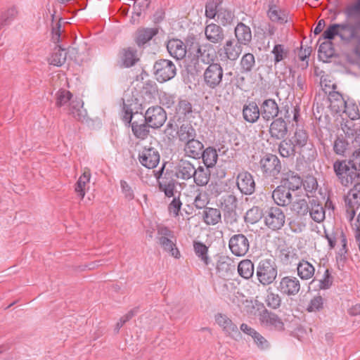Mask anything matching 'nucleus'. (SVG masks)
<instances>
[{"label":"nucleus","instance_id":"obj_29","mask_svg":"<svg viewBox=\"0 0 360 360\" xmlns=\"http://www.w3.org/2000/svg\"><path fill=\"white\" fill-rule=\"evenodd\" d=\"M195 165L190 161L181 159L176 167V170L174 172L176 179L188 181L192 179L194 173Z\"/></svg>","mask_w":360,"mask_h":360},{"label":"nucleus","instance_id":"obj_50","mask_svg":"<svg viewBox=\"0 0 360 360\" xmlns=\"http://www.w3.org/2000/svg\"><path fill=\"white\" fill-rule=\"evenodd\" d=\"M217 18V22L222 26L226 27L233 23L236 16L231 10L226 8H220Z\"/></svg>","mask_w":360,"mask_h":360},{"label":"nucleus","instance_id":"obj_42","mask_svg":"<svg viewBox=\"0 0 360 360\" xmlns=\"http://www.w3.org/2000/svg\"><path fill=\"white\" fill-rule=\"evenodd\" d=\"M66 57V49L57 44L53 49L51 56L49 58V63L50 65L60 67L65 63Z\"/></svg>","mask_w":360,"mask_h":360},{"label":"nucleus","instance_id":"obj_23","mask_svg":"<svg viewBox=\"0 0 360 360\" xmlns=\"http://www.w3.org/2000/svg\"><path fill=\"white\" fill-rule=\"evenodd\" d=\"M158 33V27H140L136 31L134 40L139 48L144 49Z\"/></svg>","mask_w":360,"mask_h":360},{"label":"nucleus","instance_id":"obj_6","mask_svg":"<svg viewBox=\"0 0 360 360\" xmlns=\"http://www.w3.org/2000/svg\"><path fill=\"white\" fill-rule=\"evenodd\" d=\"M353 187L349 189L345 197V217L352 221L356 214V211L360 207V180L353 183Z\"/></svg>","mask_w":360,"mask_h":360},{"label":"nucleus","instance_id":"obj_48","mask_svg":"<svg viewBox=\"0 0 360 360\" xmlns=\"http://www.w3.org/2000/svg\"><path fill=\"white\" fill-rule=\"evenodd\" d=\"M297 153L305 160L311 162L317 156L316 149L312 142L309 141L305 146L297 148Z\"/></svg>","mask_w":360,"mask_h":360},{"label":"nucleus","instance_id":"obj_10","mask_svg":"<svg viewBox=\"0 0 360 360\" xmlns=\"http://www.w3.org/2000/svg\"><path fill=\"white\" fill-rule=\"evenodd\" d=\"M285 221V214L280 207L272 206L265 211L264 224L269 229L280 230L284 226Z\"/></svg>","mask_w":360,"mask_h":360},{"label":"nucleus","instance_id":"obj_46","mask_svg":"<svg viewBox=\"0 0 360 360\" xmlns=\"http://www.w3.org/2000/svg\"><path fill=\"white\" fill-rule=\"evenodd\" d=\"M203 219L207 225H216L221 220L220 210L212 207H205L203 211Z\"/></svg>","mask_w":360,"mask_h":360},{"label":"nucleus","instance_id":"obj_13","mask_svg":"<svg viewBox=\"0 0 360 360\" xmlns=\"http://www.w3.org/2000/svg\"><path fill=\"white\" fill-rule=\"evenodd\" d=\"M138 159L142 166L153 169L159 164L160 155L157 148L149 145L144 146L139 152Z\"/></svg>","mask_w":360,"mask_h":360},{"label":"nucleus","instance_id":"obj_21","mask_svg":"<svg viewBox=\"0 0 360 360\" xmlns=\"http://www.w3.org/2000/svg\"><path fill=\"white\" fill-rule=\"evenodd\" d=\"M262 119L269 122L278 117L281 112L279 105L273 98H266L259 103Z\"/></svg>","mask_w":360,"mask_h":360},{"label":"nucleus","instance_id":"obj_27","mask_svg":"<svg viewBox=\"0 0 360 360\" xmlns=\"http://www.w3.org/2000/svg\"><path fill=\"white\" fill-rule=\"evenodd\" d=\"M236 266L233 261L228 256H219L216 264L217 273L221 278H228L232 276Z\"/></svg>","mask_w":360,"mask_h":360},{"label":"nucleus","instance_id":"obj_41","mask_svg":"<svg viewBox=\"0 0 360 360\" xmlns=\"http://www.w3.org/2000/svg\"><path fill=\"white\" fill-rule=\"evenodd\" d=\"M124 124L131 126L133 134L137 139H145L149 135L150 128L151 127L148 125L147 122H145V120H143V122L141 124L136 121L132 122V120L131 121V123Z\"/></svg>","mask_w":360,"mask_h":360},{"label":"nucleus","instance_id":"obj_11","mask_svg":"<svg viewBox=\"0 0 360 360\" xmlns=\"http://www.w3.org/2000/svg\"><path fill=\"white\" fill-rule=\"evenodd\" d=\"M145 122L153 129L160 128L167 120V112L160 105L149 107L144 115Z\"/></svg>","mask_w":360,"mask_h":360},{"label":"nucleus","instance_id":"obj_45","mask_svg":"<svg viewBox=\"0 0 360 360\" xmlns=\"http://www.w3.org/2000/svg\"><path fill=\"white\" fill-rule=\"evenodd\" d=\"M256 65L255 57L251 53H245L240 61V71L243 74L251 73Z\"/></svg>","mask_w":360,"mask_h":360},{"label":"nucleus","instance_id":"obj_63","mask_svg":"<svg viewBox=\"0 0 360 360\" xmlns=\"http://www.w3.org/2000/svg\"><path fill=\"white\" fill-rule=\"evenodd\" d=\"M347 19L355 18L360 16V0H356L354 2L348 4L343 10Z\"/></svg>","mask_w":360,"mask_h":360},{"label":"nucleus","instance_id":"obj_3","mask_svg":"<svg viewBox=\"0 0 360 360\" xmlns=\"http://www.w3.org/2000/svg\"><path fill=\"white\" fill-rule=\"evenodd\" d=\"M278 275V266L274 259H262L256 267V276L263 286L272 284Z\"/></svg>","mask_w":360,"mask_h":360},{"label":"nucleus","instance_id":"obj_18","mask_svg":"<svg viewBox=\"0 0 360 360\" xmlns=\"http://www.w3.org/2000/svg\"><path fill=\"white\" fill-rule=\"evenodd\" d=\"M174 171L167 169L165 175L158 178V186L160 191L164 193L167 198L174 196L177 181Z\"/></svg>","mask_w":360,"mask_h":360},{"label":"nucleus","instance_id":"obj_37","mask_svg":"<svg viewBox=\"0 0 360 360\" xmlns=\"http://www.w3.org/2000/svg\"><path fill=\"white\" fill-rule=\"evenodd\" d=\"M120 58L124 68H131L139 60L137 57V50L131 46L121 50Z\"/></svg>","mask_w":360,"mask_h":360},{"label":"nucleus","instance_id":"obj_25","mask_svg":"<svg viewBox=\"0 0 360 360\" xmlns=\"http://www.w3.org/2000/svg\"><path fill=\"white\" fill-rule=\"evenodd\" d=\"M288 132L287 121L282 117L271 120L269 125V133L274 140H281L286 137Z\"/></svg>","mask_w":360,"mask_h":360},{"label":"nucleus","instance_id":"obj_9","mask_svg":"<svg viewBox=\"0 0 360 360\" xmlns=\"http://www.w3.org/2000/svg\"><path fill=\"white\" fill-rule=\"evenodd\" d=\"M157 231L158 242L162 249L172 257L179 258L180 252L176 247V244L171 240L172 238H174V232L165 226H158Z\"/></svg>","mask_w":360,"mask_h":360},{"label":"nucleus","instance_id":"obj_19","mask_svg":"<svg viewBox=\"0 0 360 360\" xmlns=\"http://www.w3.org/2000/svg\"><path fill=\"white\" fill-rule=\"evenodd\" d=\"M259 321L266 328L271 330L282 332L285 330V325L282 319L274 312L264 309L259 314Z\"/></svg>","mask_w":360,"mask_h":360},{"label":"nucleus","instance_id":"obj_36","mask_svg":"<svg viewBox=\"0 0 360 360\" xmlns=\"http://www.w3.org/2000/svg\"><path fill=\"white\" fill-rule=\"evenodd\" d=\"M354 120L347 121L345 125V132L347 136L354 137L352 143L354 147H359L356 151H360V121L355 123Z\"/></svg>","mask_w":360,"mask_h":360},{"label":"nucleus","instance_id":"obj_43","mask_svg":"<svg viewBox=\"0 0 360 360\" xmlns=\"http://www.w3.org/2000/svg\"><path fill=\"white\" fill-rule=\"evenodd\" d=\"M297 148L290 138L281 139L278 144V153L283 158L294 157L297 153Z\"/></svg>","mask_w":360,"mask_h":360},{"label":"nucleus","instance_id":"obj_4","mask_svg":"<svg viewBox=\"0 0 360 360\" xmlns=\"http://www.w3.org/2000/svg\"><path fill=\"white\" fill-rule=\"evenodd\" d=\"M259 167L262 176L266 179H278L282 171V164L277 155L266 153L261 157L259 161Z\"/></svg>","mask_w":360,"mask_h":360},{"label":"nucleus","instance_id":"obj_54","mask_svg":"<svg viewBox=\"0 0 360 360\" xmlns=\"http://www.w3.org/2000/svg\"><path fill=\"white\" fill-rule=\"evenodd\" d=\"M290 139L297 148L305 146L306 143L310 141L307 131L302 128H296L293 136Z\"/></svg>","mask_w":360,"mask_h":360},{"label":"nucleus","instance_id":"obj_22","mask_svg":"<svg viewBox=\"0 0 360 360\" xmlns=\"http://www.w3.org/2000/svg\"><path fill=\"white\" fill-rule=\"evenodd\" d=\"M236 185L239 191L244 195H252L256 188L252 174L248 171H242L236 177Z\"/></svg>","mask_w":360,"mask_h":360},{"label":"nucleus","instance_id":"obj_39","mask_svg":"<svg viewBox=\"0 0 360 360\" xmlns=\"http://www.w3.org/2000/svg\"><path fill=\"white\" fill-rule=\"evenodd\" d=\"M196 170L193 176V181L198 186H206L210 179L211 172L210 167L206 166L198 165V167H195Z\"/></svg>","mask_w":360,"mask_h":360},{"label":"nucleus","instance_id":"obj_35","mask_svg":"<svg viewBox=\"0 0 360 360\" xmlns=\"http://www.w3.org/2000/svg\"><path fill=\"white\" fill-rule=\"evenodd\" d=\"M203 148V143L195 138L193 140L184 143V151L185 155L189 158L200 159V156H202L201 153Z\"/></svg>","mask_w":360,"mask_h":360},{"label":"nucleus","instance_id":"obj_56","mask_svg":"<svg viewBox=\"0 0 360 360\" xmlns=\"http://www.w3.org/2000/svg\"><path fill=\"white\" fill-rule=\"evenodd\" d=\"M91 174L89 171H85L79 178L75 186V191L81 199L85 195V186L90 180Z\"/></svg>","mask_w":360,"mask_h":360},{"label":"nucleus","instance_id":"obj_17","mask_svg":"<svg viewBox=\"0 0 360 360\" xmlns=\"http://www.w3.org/2000/svg\"><path fill=\"white\" fill-rule=\"evenodd\" d=\"M215 321L222 328L226 336L236 341L241 339V333L237 326L227 315L218 313L215 315Z\"/></svg>","mask_w":360,"mask_h":360},{"label":"nucleus","instance_id":"obj_2","mask_svg":"<svg viewBox=\"0 0 360 360\" xmlns=\"http://www.w3.org/2000/svg\"><path fill=\"white\" fill-rule=\"evenodd\" d=\"M72 94L70 91L60 89L56 94V105L61 108L69 103V114L77 121L88 123L89 117L85 109L83 108L82 100L72 99Z\"/></svg>","mask_w":360,"mask_h":360},{"label":"nucleus","instance_id":"obj_52","mask_svg":"<svg viewBox=\"0 0 360 360\" xmlns=\"http://www.w3.org/2000/svg\"><path fill=\"white\" fill-rule=\"evenodd\" d=\"M290 210L297 216L304 217L309 212V203L305 199H298L292 203Z\"/></svg>","mask_w":360,"mask_h":360},{"label":"nucleus","instance_id":"obj_5","mask_svg":"<svg viewBox=\"0 0 360 360\" xmlns=\"http://www.w3.org/2000/svg\"><path fill=\"white\" fill-rule=\"evenodd\" d=\"M221 209L223 212L224 221L226 225L233 226L238 221L237 213L238 200L233 194H226L221 198Z\"/></svg>","mask_w":360,"mask_h":360},{"label":"nucleus","instance_id":"obj_60","mask_svg":"<svg viewBox=\"0 0 360 360\" xmlns=\"http://www.w3.org/2000/svg\"><path fill=\"white\" fill-rule=\"evenodd\" d=\"M221 0H210L205 4V16L210 19H214L218 14Z\"/></svg>","mask_w":360,"mask_h":360},{"label":"nucleus","instance_id":"obj_51","mask_svg":"<svg viewBox=\"0 0 360 360\" xmlns=\"http://www.w3.org/2000/svg\"><path fill=\"white\" fill-rule=\"evenodd\" d=\"M193 249L198 257L207 266L210 263V258L208 257V247L202 242L194 241Z\"/></svg>","mask_w":360,"mask_h":360},{"label":"nucleus","instance_id":"obj_28","mask_svg":"<svg viewBox=\"0 0 360 360\" xmlns=\"http://www.w3.org/2000/svg\"><path fill=\"white\" fill-rule=\"evenodd\" d=\"M167 49L172 57L183 59L187 53V46L181 39H171L167 42Z\"/></svg>","mask_w":360,"mask_h":360},{"label":"nucleus","instance_id":"obj_62","mask_svg":"<svg viewBox=\"0 0 360 360\" xmlns=\"http://www.w3.org/2000/svg\"><path fill=\"white\" fill-rule=\"evenodd\" d=\"M262 218V210L257 206H254L248 210L244 217V221L248 224H255Z\"/></svg>","mask_w":360,"mask_h":360},{"label":"nucleus","instance_id":"obj_55","mask_svg":"<svg viewBox=\"0 0 360 360\" xmlns=\"http://www.w3.org/2000/svg\"><path fill=\"white\" fill-rule=\"evenodd\" d=\"M267 15L269 19L273 22L284 24L288 21V16L286 14L278 9L277 6L275 5L269 6Z\"/></svg>","mask_w":360,"mask_h":360},{"label":"nucleus","instance_id":"obj_8","mask_svg":"<svg viewBox=\"0 0 360 360\" xmlns=\"http://www.w3.org/2000/svg\"><path fill=\"white\" fill-rule=\"evenodd\" d=\"M153 74L156 79L163 83L174 78L176 74L174 63L167 59H159L153 65Z\"/></svg>","mask_w":360,"mask_h":360},{"label":"nucleus","instance_id":"obj_40","mask_svg":"<svg viewBox=\"0 0 360 360\" xmlns=\"http://www.w3.org/2000/svg\"><path fill=\"white\" fill-rule=\"evenodd\" d=\"M296 264L297 275L302 280H309L314 275L315 268L307 260L302 259Z\"/></svg>","mask_w":360,"mask_h":360},{"label":"nucleus","instance_id":"obj_16","mask_svg":"<svg viewBox=\"0 0 360 360\" xmlns=\"http://www.w3.org/2000/svg\"><path fill=\"white\" fill-rule=\"evenodd\" d=\"M229 248L233 255L242 257L246 255L250 248V241L243 233L233 235L229 240Z\"/></svg>","mask_w":360,"mask_h":360},{"label":"nucleus","instance_id":"obj_12","mask_svg":"<svg viewBox=\"0 0 360 360\" xmlns=\"http://www.w3.org/2000/svg\"><path fill=\"white\" fill-rule=\"evenodd\" d=\"M122 100V121L124 123H131L133 115L140 110L139 103H136V99L133 91L125 92Z\"/></svg>","mask_w":360,"mask_h":360},{"label":"nucleus","instance_id":"obj_32","mask_svg":"<svg viewBox=\"0 0 360 360\" xmlns=\"http://www.w3.org/2000/svg\"><path fill=\"white\" fill-rule=\"evenodd\" d=\"M234 34L238 44L242 46H248L252 41V32L250 27L242 22L237 24L234 29Z\"/></svg>","mask_w":360,"mask_h":360},{"label":"nucleus","instance_id":"obj_47","mask_svg":"<svg viewBox=\"0 0 360 360\" xmlns=\"http://www.w3.org/2000/svg\"><path fill=\"white\" fill-rule=\"evenodd\" d=\"M238 274L245 279H250L252 277L255 271V266L250 259H243L238 264Z\"/></svg>","mask_w":360,"mask_h":360},{"label":"nucleus","instance_id":"obj_20","mask_svg":"<svg viewBox=\"0 0 360 360\" xmlns=\"http://www.w3.org/2000/svg\"><path fill=\"white\" fill-rule=\"evenodd\" d=\"M193 105L185 96H180L174 109V119L178 122H184L192 117Z\"/></svg>","mask_w":360,"mask_h":360},{"label":"nucleus","instance_id":"obj_31","mask_svg":"<svg viewBox=\"0 0 360 360\" xmlns=\"http://www.w3.org/2000/svg\"><path fill=\"white\" fill-rule=\"evenodd\" d=\"M205 35L207 41L212 44H220L224 39V31L222 27L215 23H210L205 28Z\"/></svg>","mask_w":360,"mask_h":360},{"label":"nucleus","instance_id":"obj_44","mask_svg":"<svg viewBox=\"0 0 360 360\" xmlns=\"http://www.w3.org/2000/svg\"><path fill=\"white\" fill-rule=\"evenodd\" d=\"M200 158L202 159L205 166L207 167L212 168L217 163L218 159V154L217 150L212 147L209 146L205 149L203 148Z\"/></svg>","mask_w":360,"mask_h":360},{"label":"nucleus","instance_id":"obj_30","mask_svg":"<svg viewBox=\"0 0 360 360\" xmlns=\"http://www.w3.org/2000/svg\"><path fill=\"white\" fill-rule=\"evenodd\" d=\"M291 191L282 185L278 186L272 192L274 202L280 207H285L292 202Z\"/></svg>","mask_w":360,"mask_h":360},{"label":"nucleus","instance_id":"obj_34","mask_svg":"<svg viewBox=\"0 0 360 360\" xmlns=\"http://www.w3.org/2000/svg\"><path fill=\"white\" fill-rule=\"evenodd\" d=\"M242 46L240 44H238V41H235L233 39L227 40L222 49L226 58L231 60H236L242 53Z\"/></svg>","mask_w":360,"mask_h":360},{"label":"nucleus","instance_id":"obj_53","mask_svg":"<svg viewBox=\"0 0 360 360\" xmlns=\"http://www.w3.org/2000/svg\"><path fill=\"white\" fill-rule=\"evenodd\" d=\"M138 91L145 97L153 101L158 92V86L154 81L147 80Z\"/></svg>","mask_w":360,"mask_h":360},{"label":"nucleus","instance_id":"obj_58","mask_svg":"<svg viewBox=\"0 0 360 360\" xmlns=\"http://www.w3.org/2000/svg\"><path fill=\"white\" fill-rule=\"evenodd\" d=\"M200 51H197L193 58H197L198 59H200L202 62L206 64L210 63V62H213L214 56L209 53V51L212 49V46L208 44L201 45Z\"/></svg>","mask_w":360,"mask_h":360},{"label":"nucleus","instance_id":"obj_24","mask_svg":"<svg viewBox=\"0 0 360 360\" xmlns=\"http://www.w3.org/2000/svg\"><path fill=\"white\" fill-rule=\"evenodd\" d=\"M281 176L280 184L290 191H297L302 186V179L294 171L284 170Z\"/></svg>","mask_w":360,"mask_h":360},{"label":"nucleus","instance_id":"obj_15","mask_svg":"<svg viewBox=\"0 0 360 360\" xmlns=\"http://www.w3.org/2000/svg\"><path fill=\"white\" fill-rule=\"evenodd\" d=\"M339 24L341 40L347 43L356 40L358 45H360V20L354 23L345 20Z\"/></svg>","mask_w":360,"mask_h":360},{"label":"nucleus","instance_id":"obj_33","mask_svg":"<svg viewBox=\"0 0 360 360\" xmlns=\"http://www.w3.org/2000/svg\"><path fill=\"white\" fill-rule=\"evenodd\" d=\"M307 197L309 199V213L311 218L317 223L322 222L326 218L325 209L323 207L317 198H312L310 199V196L308 194Z\"/></svg>","mask_w":360,"mask_h":360},{"label":"nucleus","instance_id":"obj_7","mask_svg":"<svg viewBox=\"0 0 360 360\" xmlns=\"http://www.w3.org/2000/svg\"><path fill=\"white\" fill-rule=\"evenodd\" d=\"M224 70L220 63H210L203 73L204 85L210 89H217L221 86Z\"/></svg>","mask_w":360,"mask_h":360},{"label":"nucleus","instance_id":"obj_49","mask_svg":"<svg viewBox=\"0 0 360 360\" xmlns=\"http://www.w3.org/2000/svg\"><path fill=\"white\" fill-rule=\"evenodd\" d=\"M328 99L331 108L336 112H340L342 108H346L347 102L344 100L342 95L338 91L330 92Z\"/></svg>","mask_w":360,"mask_h":360},{"label":"nucleus","instance_id":"obj_14","mask_svg":"<svg viewBox=\"0 0 360 360\" xmlns=\"http://www.w3.org/2000/svg\"><path fill=\"white\" fill-rule=\"evenodd\" d=\"M277 290L283 295L296 296L301 290V283L297 277L285 276L280 279Z\"/></svg>","mask_w":360,"mask_h":360},{"label":"nucleus","instance_id":"obj_64","mask_svg":"<svg viewBox=\"0 0 360 360\" xmlns=\"http://www.w3.org/2000/svg\"><path fill=\"white\" fill-rule=\"evenodd\" d=\"M335 49L333 44L330 41L322 42L319 47V56L324 57L328 59L331 58L334 54Z\"/></svg>","mask_w":360,"mask_h":360},{"label":"nucleus","instance_id":"obj_26","mask_svg":"<svg viewBox=\"0 0 360 360\" xmlns=\"http://www.w3.org/2000/svg\"><path fill=\"white\" fill-rule=\"evenodd\" d=\"M243 117L248 123H256L260 118V109L259 103L255 101L248 100L243 106Z\"/></svg>","mask_w":360,"mask_h":360},{"label":"nucleus","instance_id":"obj_57","mask_svg":"<svg viewBox=\"0 0 360 360\" xmlns=\"http://www.w3.org/2000/svg\"><path fill=\"white\" fill-rule=\"evenodd\" d=\"M281 302L282 300L279 294L273 292L271 288H269L265 297L266 306L272 309H277L281 307Z\"/></svg>","mask_w":360,"mask_h":360},{"label":"nucleus","instance_id":"obj_1","mask_svg":"<svg viewBox=\"0 0 360 360\" xmlns=\"http://www.w3.org/2000/svg\"><path fill=\"white\" fill-rule=\"evenodd\" d=\"M337 180L341 186L349 187L360 181V151L353 153L352 159L337 160L333 165Z\"/></svg>","mask_w":360,"mask_h":360},{"label":"nucleus","instance_id":"obj_38","mask_svg":"<svg viewBox=\"0 0 360 360\" xmlns=\"http://www.w3.org/2000/svg\"><path fill=\"white\" fill-rule=\"evenodd\" d=\"M179 141L186 143L197 136L195 129L190 123L182 124L177 130Z\"/></svg>","mask_w":360,"mask_h":360},{"label":"nucleus","instance_id":"obj_61","mask_svg":"<svg viewBox=\"0 0 360 360\" xmlns=\"http://www.w3.org/2000/svg\"><path fill=\"white\" fill-rule=\"evenodd\" d=\"M338 36L341 39V34L340 31V24L334 23L330 25L326 30L323 32L319 41L321 39H327L328 41H332L335 37Z\"/></svg>","mask_w":360,"mask_h":360},{"label":"nucleus","instance_id":"obj_59","mask_svg":"<svg viewBox=\"0 0 360 360\" xmlns=\"http://www.w3.org/2000/svg\"><path fill=\"white\" fill-rule=\"evenodd\" d=\"M271 53L274 55V62L276 65L288 57L289 50L285 45L278 44L274 46Z\"/></svg>","mask_w":360,"mask_h":360}]
</instances>
